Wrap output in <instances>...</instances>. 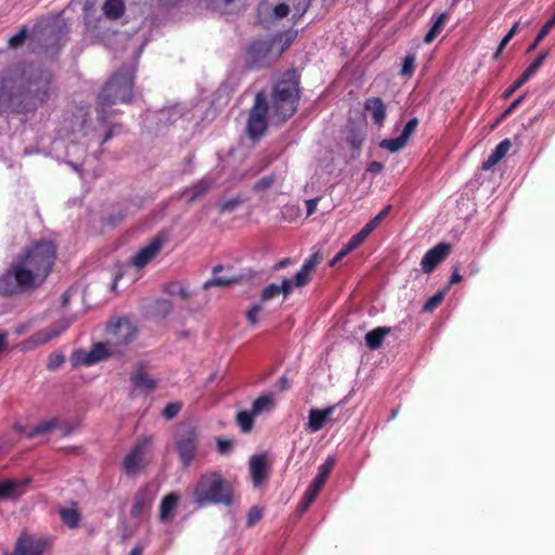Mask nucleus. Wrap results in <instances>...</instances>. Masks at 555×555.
I'll list each match as a JSON object with an SVG mask.
<instances>
[{
  "instance_id": "0e129e2a",
  "label": "nucleus",
  "mask_w": 555,
  "mask_h": 555,
  "mask_svg": "<svg viewBox=\"0 0 555 555\" xmlns=\"http://www.w3.org/2000/svg\"><path fill=\"white\" fill-rule=\"evenodd\" d=\"M338 406V404H335V405H331L326 409H323L321 410V413L324 415V417L326 418V422H330L332 421V415L333 413L335 412L336 408Z\"/></svg>"
},
{
  "instance_id": "e2e57ef3",
  "label": "nucleus",
  "mask_w": 555,
  "mask_h": 555,
  "mask_svg": "<svg viewBox=\"0 0 555 555\" xmlns=\"http://www.w3.org/2000/svg\"><path fill=\"white\" fill-rule=\"evenodd\" d=\"M384 169V165L379 162H371L367 167V171L377 175Z\"/></svg>"
},
{
  "instance_id": "aec40b11",
  "label": "nucleus",
  "mask_w": 555,
  "mask_h": 555,
  "mask_svg": "<svg viewBox=\"0 0 555 555\" xmlns=\"http://www.w3.org/2000/svg\"><path fill=\"white\" fill-rule=\"evenodd\" d=\"M249 472L255 486H259L268 476L267 457L263 454L253 455L249 460Z\"/></svg>"
},
{
  "instance_id": "c85d7f7f",
  "label": "nucleus",
  "mask_w": 555,
  "mask_h": 555,
  "mask_svg": "<svg viewBox=\"0 0 555 555\" xmlns=\"http://www.w3.org/2000/svg\"><path fill=\"white\" fill-rule=\"evenodd\" d=\"M125 2L122 0H106L102 10L106 18L116 21L125 14Z\"/></svg>"
},
{
  "instance_id": "3c124183",
  "label": "nucleus",
  "mask_w": 555,
  "mask_h": 555,
  "mask_svg": "<svg viewBox=\"0 0 555 555\" xmlns=\"http://www.w3.org/2000/svg\"><path fill=\"white\" fill-rule=\"evenodd\" d=\"M527 80L521 75L504 91L503 96L505 99L509 98L516 90L522 87Z\"/></svg>"
},
{
  "instance_id": "ea45409f",
  "label": "nucleus",
  "mask_w": 555,
  "mask_h": 555,
  "mask_svg": "<svg viewBox=\"0 0 555 555\" xmlns=\"http://www.w3.org/2000/svg\"><path fill=\"white\" fill-rule=\"evenodd\" d=\"M27 37H28V28H27V26H23L17 34H15L14 36H12L9 39V41H8L9 47L12 49H17V48L22 47L25 43Z\"/></svg>"
},
{
  "instance_id": "37998d69",
  "label": "nucleus",
  "mask_w": 555,
  "mask_h": 555,
  "mask_svg": "<svg viewBox=\"0 0 555 555\" xmlns=\"http://www.w3.org/2000/svg\"><path fill=\"white\" fill-rule=\"evenodd\" d=\"M181 409H182V404L180 402H170L163 410V416L166 420H172L173 417H176L179 414Z\"/></svg>"
},
{
  "instance_id": "c9c22d12",
  "label": "nucleus",
  "mask_w": 555,
  "mask_h": 555,
  "mask_svg": "<svg viewBox=\"0 0 555 555\" xmlns=\"http://www.w3.org/2000/svg\"><path fill=\"white\" fill-rule=\"evenodd\" d=\"M326 423V418L321 413L319 409H311L309 412V423L308 426L311 431H318L324 427Z\"/></svg>"
},
{
  "instance_id": "1a4fd4ad",
  "label": "nucleus",
  "mask_w": 555,
  "mask_h": 555,
  "mask_svg": "<svg viewBox=\"0 0 555 555\" xmlns=\"http://www.w3.org/2000/svg\"><path fill=\"white\" fill-rule=\"evenodd\" d=\"M274 40H253L246 50V65L255 69L268 67L279 60L274 57Z\"/></svg>"
},
{
  "instance_id": "dca6fc26",
  "label": "nucleus",
  "mask_w": 555,
  "mask_h": 555,
  "mask_svg": "<svg viewBox=\"0 0 555 555\" xmlns=\"http://www.w3.org/2000/svg\"><path fill=\"white\" fill-rule=\"evenodd\" d=\"M33 478L4 479L0 481V501L16 500L25 493Z\"/></svg>"
},
{
  "instance_id": "13d9d810",
  "label": "nucleus",
  "mask_w": 555,
  "mask_h": 555,
  "mask_svg": "<svg viewBox=\"0 0 555 555\" xmlns=\"http://www.w3.org/2000/svg\"><path fill=\"white\" fill-rule=\"evenodd\" d=\"M524 99H525V94H522V95L518 96L517 99H515L511 103V105L505 109L503 115L507 116V115L512 114L519 106V104L524 101Z\"/></svg>"
},
{
  "instance_id": "473e14b6",
  "label": "nucleus",
  "mask_w": 555,
  "mask_h": 555,
  "mask_svg": "<svg viewBox=\"0 0 555 555\" xmlns=\"http://www.w3.org/2000/svg\"><path fill=\"white\" fill-rule=\"evenodd\" d=\"M60 517L65 526L75 529L79 526L81 514L78 508H61Z\"/></svg>"
},
{
  "instance_id": "0eeeda50",
  "label": "nucleus",
  "mask_w": 555,
  "mask_h": 555,
  "mask_svg": "<svg viewBox=\"0 0 555 555\" xmlns=\"http://www.w3.org/2000/svg\"><path fill=\"white\" fill-rule=\"evenodd\" d=\"M269 104L264 92H257L254 104L249 111L246 131L248 138L259 139L268 129Z\"/></svg>"
},
{
  "instance_id": "864d4df0",
  "label": "nucleus",
  "mask_w": 555,
  "mask_h": 555,
  "mask_svg": "<svg viewBox=\"0 0 555 555\" xmlns=\"http://www.w3.org/2000/svg\"><path fill=\"white\" fill-rule=\"evenodd\" d=\"M273 13L275 18H283L289 14V7L286 3H280L274 7Z\"/></svg>"
},
{
  "instance_id": "6e6d98bb",
  "label": "nucleus",
  "mask_w": 555,
  "mask_h": 555,
  "mask_svg": "<svg viewBox=\"0 0 555 555\" xmlns=\"http://www.w3.org/2000/svg\"><path fill=\"white\" fill-rule=\"evenodd\" d=\"M320 491H321L320 489L314 488L309 485V487L307 488V490L304 494V498L307 499V501H311L313 503L314 500L317 499V496L319 495Z\"/></svg>"
},
{
  "instance_id": "7c9ffc66",
  "label": "nucleus",
  "mask_w": 555,
  "mask_h": 555,
  "mask_svg": "<svg viewBox=\"0 0 555 555\" xmlns=\"http://www.w3.org/2000/svg\"><path fill=\"white\" fill-rule=\"evenodd\" d=\"M130 379L135 389L140 388L146 392H151L156 388V382L143 371H140L135 375L131 376Z\"/></svg>"
},
{
  "instance_id": "58836bf2",
  "label": "nucleus",
  "mask_w": 555,
  "mask_h": 555,
  "mask_svg": "<svg viewBox=\"0 0 555 555\" xmlns=\"http://www.w3.org/2000/svg\"><path fill=\"white\" fill-rule=\"evenodd\" d=\"M415 54L409 53L405 55V57L402 60V66L400 74L404 77H412L415 72Z\"/></svg>"
},
{
  "instance_id": "a211bd4d",
  "label": "nucleus",
  "mask_w": 555,
  "mask_h": 555,
  "mask_svg": "<svg viewBox=\"0 0 555 555\" xmlns=\"http://www.w3.org/2000/svg\"><path fill=\"white\" fill-rule=\"evenodd\" d=\"M293 292V281L291 279H284L281 284L271 283L266 286L260 295V302L264 304L280 295H283L284 299H287Z\"/></svg>"
},
{
  "instance_id": "5fc2aeb1",
  "label": "nucleus",
  "mask_w": 555,
  "mask_h": 555,
  "mask_svg": "<svg viewBox=\"0 0 555 555\" xmlns=\"http://www.w3.org/2000/svg\"><path fill=\"white\" fill-rule=\"evenodd\" d=\"M391 210V205H387L384 207L374 218L371 220L376 224L379 225V223L388 216V214Z\"/></svg>"
},
{
  "instance_id": "f3484780",
  "label": "nucleus",
  "mask_w": 555,
  "mask_h": 555,
  "mask_svg": "<svg viewBox=\"0 0 555 555\" xmlns=\"http://www.w3.org/2000/svg\"><path fill=\"white\" fill-rule=\"evenodd\" d=\"M318 263L319 258L317 254L307 258L299 271L295 274L294 279H291L293 281V288L307 286L312 280V273L314 272Z\"/></svg>"
},
{
  "instance_id": "ddd939ff",
  "label": "nucleus",
  "mask_w": 555,
  "mask_h": 555,
  "mask_svg": "<svg viewBox=\"0 0 555 555\" xmlns=\"http://www.w3.org/2000/svg\"><path fill=\"white\" fill-rule=\"evenodd\" d=\"M165 244V238L157 235L144 247H142L132 258L131 264L140 270L146 267L160 253Z\"/></svg>"
},
{
  "instance_id": "338daca9",
  "label": "nucleus",
  "mask_w": 555,
  "mask_h": 555,
  "mask_svg": "<svg viewBox=\"0 0 555 555\" xmlns=\"http://www.w3.org/2000/svg\"><path fill=\"white\" fill-rule=\"evenodd\" d=\"M214 8L219 5L228 7L234 2V0H207Z\"/></svg>"
},
{
  "instance_id": "2eb2a0df",
  "label": "nucleus",
  "mask_w": 555,
  "mask_h": 555,
  "mask_svg": "<svg viewBox=\"0 0 555 555\" xmlns=\"http://www.w3.org/2000/svg\"><path fill=\"white\" fill-rule=\"evenodd\" d=\"M450 250L451 246L447 243H439L430 248L422 258V271L427 274L431 273L449 256Z\"/></svg>"
},
{
  "instance_id": "f257e3e1",
  "label": "nucleus",
  "mask_w": 555,
  "mask_h": 555,
  "mask_svg": "<svg viewBox=\"0 0 555 555\" xmlns=\"http://www.w3.org/2000/svg\"><path fill=\"white\" fill-rule=\"evenodd\" d=\"M55 259L56 246L51 241L35 242L0 275V295L11 297L38 288L51 273Z\"/></svg>"
},
{
  "instance_id": "052dcab7",
  "label": "nucleus",
  "mask_w": 555,
  "mask_h": 555,
  "mask_svg": "<svg viewBox=\"0 0 555 555\" xmlns=\"http://www.w3.org/2000/svg\"><path fill=\"white\" fill-rule=\"evenodd\" d=\"M320 197L311 198L306 202L307 215L311 216L315 212Z\"/></svg>"
},
{
  "instance_id": "9b49d317",
  "label": "nucleus",
  "mask_w": 555,
  "mask_h": 555,
  "mask_svg": "<svg viewBox=\"0 0 555 555\" xmlns=\"http://www.w3.org/2000/svg\"><path fill=\"white\" fill-rule=\"evenodd\" d=\"M119 353H121V350H116L113 346H109L108 340L106 339L105 343L93 344L89 351L82 349L75 350L70 357V361L74 366H91Z\"/></svg>"
},
{
  "instance_id": "4c0bfd02",
  "label": "nucleus",
  "mask_w": 555,
  "mask_h": 555,
  "mask_svg": "<svg viewBox=\"0 0 555 555\" xmlns=\"http://www.w3.org/2000/svg\"><path fill=\"white\" fill-rule=\"evenodd\" d=\"M263 304L260 301L255 302L246 312V320L248 325L255 327L259 322V313L263 310Z\"/></svg>"
},
{
  "instance_id": "6e6552de",
  "label": "nucleus",
  "mask_w": 555,
  "mask_h": 555,
  "mask_svg": "<svg viewBox=\"0 0 555 555\" xmlns=\"http://www.w3.org/2000/svg\"><path fill=\"white\" fill-rule=\"evenodd\" d=\"M198 431L196 427L188 425L179 429L176 437V450L183 468H189L198 452Z\"/></svg>"
},
{
  "instance_id": "4be33fe9",
  "label": "nucleus",
  "mask_w": 555,
  "mask_h": 555,
  "mask_svg": "<svg viewBox=\"0 0 555 555\" xmlns=\"http://www.w3.org/2000/svg\"><path fill=\"white\" fill-rule=\"evenodd\" d=\"M364 108L372 114L375 125L382 126L386 119V106L383 100L378 96L366 99Z\"/></svg>"
},
{
  "instance_id": "bb28decb",
  "label": "nucleus",
  "mask_w": 555,
  "mask_h": 555,
  "mask_svg": "<svg viewBox=\"0 0 555 555\" xmlns=\"http://www.w3.org/2000/svg\"><path fill=\"white\" fill-rule=\"evenodd\" d=\"M389 332H390V328L382 327V326L367 332L365 335L366 346L371 350L379 349L383 346V341H384L386 335L389 334Z\"/></svg>"
},
{
  "instance_id": "c756f323",
  "label": "nucleus",
  "mask_w": 555,
  "mask_h": 555,
  "mask_svg": "<svg viewBox=\"0 0 555 555\" xmlns=\"http://www.w3.org/2000/svg\"><path fill=\"white\" fill-rule=\"evenodd\" d=\"M449 18L448 13L443 12L439 14L436 20L434 21L430 29L427 31V34L424 37L425 43H431L442 31L447 21Z\"/></svg>"
},
{
  "instance_id": "cd10ccee",
  "label": "nucleus",
  "mask_w": 555,
  "mask_h": 555,
  "mask_svg": "<svg viewBox=\"0 0 555 555\" xmlns=\"http://www.w3.org/2000/svg\"><path fill=\"white\" fill-rule=\"evenodd\" d=\"M60 427H61V421L57 417H53V418L43 421V422L39 423L37 426L33 427L26 434V437L33 439L37 436L47 435Z\"/></svg>"
},
{
  "instance_id": "20e7f679",
  "label": "nucleus",
  "mask_w": 555,
  "mask_h": 555,
  "mask_svg": "<svg viewBox=\"0 0 555 555\" xmlns=\"http://www.w3.org/2000/svg\"><path fill=\"white\" fill-rule=\"evenodd\" d=\"M14 70L17 72L16 80L21 100L29 106V112L36 109L38 104L48 101L52 82V74L49 70L34 64L15 66Z\"/></svg>"
},
{
  "instance_id": "4d7b16f0",
  "label": "nucleus",
  "mask_w": 555,
  "mask_h": 555,
  "mask_svg": "<svg viewBox=\"0 0 555 555\" xmlns=\"http://www.w3.org/2000/svg\"><path fill=\"white\" fill-rule=\"evenodd\" d=\"M156 305H157V309L163 311L164 314H168L172 309L170 301L167 299H159L156 301Z\"/></svg>"
},
{
  "instance_id": "79ce46f5",
  "label": "nucleus",
  "mask_w": 555,
  "mask_h": 555,
  "mask_svg": "<svg viewBox=\"0 0 555 555\" xmlns=\"http://www.w3.org/2000/svg\"><path fill=\"white\" fill-rule=\"evenodd\" d=\"M444 292H438L434 296H431L424 305L423 310L426 312H430L435 310L443 300Z\"/></svg>"
},
{
  "instance_id": "412c9836",
  "label": "nucleus",
  "mask_w": 555,
  "mask_h": 555,
  "mask_svg": "<svg viewBox=\"0 0 555 555\" xmlns=\"http://www.w3.org/2000/svg\"><path fill=\"white\" fill-rule=\"evenodd\" d=\"M224 269L222 264H218L212 269V278L204 283V289L214 286L228 287L242 281V275L220 276L219 273Z\"/></svg>"
},
{
  "instance_id": "c03bdc74",
  "label": "nucleus",
  "mask_w": 555,
  "mask_h": 555,
  "mask_svg": "<svg viewBox=\"0 0 555 555\" xmlns=\"http://www.w3.org/2000/svg\"><path fill=\"white\" fill-rule=\"evenodd\" d=\"M216 444H217V451L221 455H228L233 450V441L232 440H228V439L219 437L216 439Z\"/></svg>"
},
{
  "instance_id": "393cba45",
  "label": "nucleus",
  "mask_w": 555,
  "mask_h": 555,
  "mask_svg": "<svg viewBox=\"0 0 555 555\" xmlns=\"http://www.w3.org/2000/svg\"><path fill=\"white\" fill-rule=\"evenodd\" d=\"M296 33L292 30H287L284 33H280L270 38V40H274V57L280 59L282 54L292 46L296 38Z\"/></svg>"
},
{
  "instance_id": "de8ad7c7",
  "label": "nucleus",
  "mask_w": 555,
  "mask_h": 555,
  "mask_svg": "<svg viewBox=\"0 0 555 555\" xmlns=\"http://www.w3.org/2000/svg\"><path fill=\"white\" fill-rule=\"evenodd\" d=\"M275 182V177L273 175H270V176H266V177H262L261 179H259L254 185H253V190L254 191H263V190H267L269 188H271L273 185V183Z\"/></svg>"
},
{
  "instance_id": "49530a36",
  "label": "nucleus",
  "mask_w": 555,
  "mask_h": 555,
  "mask_svg": "<svg viewBox=\"0 0 555 555\" xmlns=\"http://www.w3.org/2000/svg\"><path fill=\"white\" fill-rule=\"evenodd\" d=\"M417 125L418 119L415 117L411 118L403 127V130L401 131L400 135L403 137L409 142L410 138L415 133Z\"/></svg>"
},
{
  "instance_id": "a878e982",
  "label": "nucleus",
  "mask_w": 555,
  "mask_h": 555,
  "mask_svg": "<svg viewBox=\"0 0 555 555\" xmlns=\"http://www.w3.org/2000/svg\"><path fill=\"white\" fill-rule=\"evenodd\" d=\"M211 188V183L207 180H198L191 188L183 191V195L189 196L188 203L193 204L202 196L206 195Z\"/></svg>"
},
{
  "instance_id": "e433bc0d",
  "label": "nucleus",
  "mask_w": 555,
  "mask_h": 555,
  "mask_svg": "<svg viewBox=\"0 0 555 555\" xmlns=\"http://www.w3.org/2000/svg\"><path fill=\"white\" fill-rule=\"evenodd\" d=\"M406 144H408V141L403 137L398 135L397 138H392V139H384L379 143V146L382 149L388 150L391 153H396V152H399L400 150H402Z\"/></svg>"
},
{
  "instance_id": "f03ea898",
  "label": "nucleus",
  "mask_w": 555,
  "mask_h": 555,
  "mask_svg": "<svg viewBox=\"0 0 555 555\" xmlns=\"http://www.w3.org/2000/svg\"><path fill=\"white\" fill-rule=\"evenodd\" d=\"M133 65L121 66L104 85L96 98L98 119L106 122L108 115L106 109L118 103H131L134 87Z\"/></svg>"
},
{
  "instance_id": "4468645a",
  "label": "nucleus",
  "mask_w": 555,
  "mask_h": 555,
  "mask_svg": "<svg viewBox=\"0 0 555 555\" xmlns=\"http://www.w3.org/2000/svg\"><path fill=\"white\" fill-rule=\"evenodd\" d=\"M47 546V541L36 538L27 532H23L14 546L15 555H42Z\"/></svg>"
},
{
  "instance_id": "f704fd0d",
  "label": "nucleus",
  "mask_w": 555,
  "mask_h": 555,
  "mask_svg": "<svg viewBox=\"0 0 555 555\" xmlns=\"http://www.w3.org/2000/svg\"><path fill=\"white\" fill-rule=\"evenodd\" d=\"M547 55V50L540 52L537 59L526 68L521 76L525 77V79L528 81L540 69V67L545 62Z\"/></svg>"
},
{
  "instance_id": "b1692460",
  "label": "nucleus",
  "mask_w": 555,
  "mask_h": 555,
  "mask_svg": "<svg viewBox=\"0 0 555 555\" xmlns=\"http://www.w3.org/2000/svg\"><path fill=\"white\" fill-rule=\"evenodd\" d=\"M512 144L508 139L501 141L491 152L488 159L482 164V170H490L494 165L501 162L508 153Z\"/></svg>"
},
{
  "instance_id": "7ed1b4c3",
  "label": "nucleus",
  "mask_w": 555,
  "mask_h": 555,
  "mask_svg": "<svg viewBox=\"0 0 555 555\" xmlns=\"http://www.w3.org/2000/svg\"><path fill=\"white\" fill-rule=\"evenodd\" d=\"M300 96V74L296 68H289L272 87L271 111L273 117L280 122H285L293 117L298 109Z\"/></svg>"
},
{
  "instance_id": "423d86ee",
  "label": "nucleus",
  "mask_w": 555,
  "mask_h": 555,
  "mask_svg": "<svg viewBox=\"0 0 555 555\" xmlns=\"http://www.w3.org/2000/svg\"><path fill=\"white\" fill-rule=\"evenodd\" d=\"M16 78L17 72L14 70V67L0 73V113L26 114L29 112V106L24 100H21Z\"/></svg>"
},
{
  "instance_id": "8fccbe9b",
  "label": "nucleus",
  "mask_w": 555,
  "mask_h": 555,
  "mask_svg": "<svg viewBox=\"0 0 555 555\" xmlns=\"http://www.w3.org/2000/svg\"><path fill=\"white\" fill-rule=\"evenodd\" d=\"M335 457L334 456H327L325 462L320 465L319 467V474L324 476L326 479L328 478L331 472L333 470L335 466Z\"/></svg>"
},
{
  "instance_id": "9d476101",
  "label": "nucleus",
  "mask_w": 555,
  "mask_h": 555,
  "mask_svg": "<svg viewBox=\"0 0 555 555\" xmlns=\"http://www.w3.org/2000/svg\"><path fill=\"white\" fill-rule=\"evenodd\" d=\"M138 328L127 318H117L106 327L108 345L116 350L128 346L137 336Z\"/></svg>"
},
{
  "instance_id": "774afa93",
  "label": "nucleus",
  "mask_w": 555,
  "mask_h": 555,
  "mask_svg": "<svg viewBox=\"0 0 555 555\" xmlns=\"http://www.w3.org/2000/svg\"><path fill=\"white\" fill-rule=\"evenodd\" d=\"M289 258H283L274 264V270H282L291 264Z\"/></svg>"
},
{
  "instance_id": "a18cd8bd",
  "label": "nucleus",
  "mask_w": 555,
  "mask_h": 555,
  "mask_svg": "<svg viewBox=\"0 0 555 555\" xmlns=\"http://www.w3.org/2000/svg\"><path fill=\"white\" fill-rule=\"evenodd\" d=\"M243 203L241 197L230 198L219 205L220 212H232Z\"/></svg>"
},
{
  "instance_id": "5701e85b",
  "label": "nucleus",
  "mask_w": 555,
  "mask_h": 555,
  "mask_svg": "<svg viewBox=\"0 0 555 555\" xmlns=\"http://www.w3.org/2000/svg\"><path fill=\"white\" fill-rule=\"evenodd\" d=\"M180 496L176 492H171L165 495L159 506V520L162 522H168L172 519L175 509L178 506Z\"/></svg>"
},
{
  "instance_id": "bf43d9fd",
  "label": "nucleus",
  "mask_w": 555,
  "mask_h": 555,
  "mask_svg": "<svg viewBox=\"0 0 555 555\" xmlns=\"http://www.w3.org/2000/svg\"><path fill=\"white\" fill-rule=\"evenodd\" d=\"M367 236L369 234L361 229L357 234L352 235L350 240L359 247Z\"/></svg>"
},
{
  "instance_id": "f8f14e48",
  "label": "nucleus",
  "mask_w": 555,
  "mask_h": 555,
  "mask_svg": "<svg viewBox=\"0 0 555 555\" xmlns=\"http://www.w3.org/2000/svg\"><path fill=\"white\" fill-rule=\"evenodd\" d=\"M153 439L150 436L140 437L122 461V469L129 476L137 475L147 464L146 452L152 446Z\"/></svg>"
},
{
  "instance_id": "2f4dec72",
  "label": "nucleus",
  "mask_w": 555,
  "mask_h": 555,
  "mask_svg": "<svg viewBox=\"0 0 555 555\" xmlns=\"http://www.w3.org/2000/svg\"><path fill=\"white\" fill-rule=\"evenodd\" d=\"M274 408V399L272 393H267L258 397L251 406L254 415H259L263 412H269Z\"/></svg>"
},
{
  "instance_id": "680f3d73",
  "label": "nucleus",
  "mask_w": 555,
  "mask_h": 555,
  "mask_svg": "<svg viewBox=\"0 0 555 555\" xmlns=\"http://www.w3.org/2000/svg\"><path fill=\"white\" fill-rule=\"evenodd\" d=\"M326 480L327 479L324 476H322L318 473V475L311 481L310 486L321 490L323 488L324 483L326 482Z\"/></svg>"
},
{
  "instance_id": "39448f33",
  "label": "nucleus",
  "mask_w": 555,
  "mask_h": 555,
  "mask_svg": "<svg viewBox=\"0 0 555 555\" xmlns=\"http://www.w3.org/2000/svg\"><path fill=\"white\" fill-rule=\"evenodd\" d=\"M234 502L233 486L217 472H208L198 478L193 489V503L203 507L209 504L231 506Z\"/></svg>"
},
{
  "instance_id": "6ab92c4d",
  "label": "nucleus",
  "mask_w": 555,
  "mask_h": 555,
  "mask_svg": "<svg viewBox=\"0 0 555 555\" xmlns=\"http://www.w3.org/2000/svg\"><path fill=\"white\" fill-rule=\"evenodd\" d=\"M153 503V498L150 494V490L147 487L140 488L133 498V504L131 507V516L133 518H140L145 511H147Z\"/></svg>"
},
{
  "instance_id": "603ef678",
  "label": "nucleus",
  "mask_w": 555,
  "mask_h": 555,
  "mask_svg": "<svg viewBox=\"0 0 555 555\" xmlns=\"http://www.w3.org/2000/svg\"><path fill=\"white\" fill-rule=\"evenodd\" d=\"M65 361L64 356L56 354V356H50L49 362L47 364L48 370L54 371L56 370L61 364H63Z\"/></svg>"
},
{
  "instance_id": "69168bd1",
  "label": "nucleus",
  "mask_w": 555,
  "mask_h": 555,
  "mask_svg": "<svg viewBox=\"0 0 555 555\" xmlns=\"http://www.w3.org/2000/svg\"><path fill=\"white\" fill-rule=\"evenodd\" d=\"M462 281V275L460 274L459 267L453 269V272L450 278V284H455Z\"/></svg>"
},
{
  "instance_id": "09e8293b",
  "label": "nucleus",
  "mask_w": 555,
  "mask_h": 555,
  "mask_svg": "<svg viewBox=\"0 0 555 555\" xmlns=\"http://www.w3.org/2000/svg\"><path fill=\"white\" fill-rule=\"evenodd\" d=\"M262 518V509L258 506H253L247 514V526H255Z\"/></svg>"
},
{
  "instance_id": "72a5a7b5",
  "label": "nucleus",
  "mask_w": 555,
  "mask_h": 555,
  "mask_svg": "<svg viewBox=\"0 0 555 555\" xmlns=\"http://www.w3.org/2000/svg\"><path fill=\"white\" fill-rule=\"evenodd\" d=\"M257 415H254V412L250 411H240L236 414V424L241 428L242 433L248 434L254 428V420Z\"/></svg>"
},
{
  "instance_id": "a19ab883",
  "label": "nucleus",
  "mask_w": 555,
  "mask_h": 555,
  "mask_svg": "<svg viewBox=\"0 0 555 555\" xmlns=\"http://www.w3.org/2000/svg\"><path fill=\"white\" fill-rule=\"evenodd\" d=\"M42 36L46 42H50L53 46L54 50L51 48L52 52H57L61 49L63 36L60 33L49 31L42 34Z\"/></svg>"
}]
</instances>
